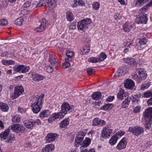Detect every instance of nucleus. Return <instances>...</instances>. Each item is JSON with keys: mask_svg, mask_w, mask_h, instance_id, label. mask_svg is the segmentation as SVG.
Instances as JSON below:
<instances>
[{"mask_svg": "<svg viewBox=\"0 0 152 152\" xmlns=\"http://www.w3.org/2000/svg\"><path fill=\"white\" fill-rule=\"evenodd\" d=\"M143 115L146 123L145 127L149 129L152 122V108L148 107L146 109L143 113Z\"/></svg>", "mask_w": 152, "mask_h": 152, "instance_id": "obj_1", "label": "nucleus"}, {"mask_svg": "<svg viewBox=\"0 0 152 152\" xmlns=\"http://www.w3.org/2000/svg\"><path fill=\"white\" fill-rule=\"evenodd\" d=\"M136 73L135 74L132 76V78L139 83L142 80H145L147 77V73L143 69H137Z\"/></svg>", "mask_w": 152, "mask_h": 152, "instance_id": "obj_2", "label": "nucleus"}, {"mask_svg": "<svg viewBox=\"0 0 152 152\" xmlns=\"http://www.w3.org/2000/svg\"><path fill=\"white\" fill-rule=\"evenodd\" d=\"M128 131L132 133L133 135L138 136L144 132V129L140 127L136 126L133 128L129 127Z\"/></svg>", "mask_w": 152, "mask_h": 152, "instance_id": "obj_3", "label": "nucleus"}, {"mask_svg": "<svg viewBox=\"0 0 152 152\" xmlns=\"http://www.w3.org/2000/svg\"><path fill=\"white\" fill-rule=\"evenodd\" d=\"M9 132V129H7L0 134V139L1 140L7 139V142H12V141L13 140V137L12 136H8Z\"/></svg>", "mask_w": 152, "mask_h": 152, "instance_id": "obj_4", "label": "nucleus"}, {"mask_svg": "<svg viewBox=\"0 0 152 152\" xmlns=\"http://www.w3.org/2000/svg\"><path fill=\"white\" fill-rule=\"evenodd\" d=\"M42 104H40L39 102L35 100L31 105L32 110L34 113H38L42 107Z\"/></svg>", "mask_w": 152, "mask_h": 152, "instance_id": "obj_5", "label": "nucleus"}, {"mask_svg": "<svg viewBox=\"0 0 152 152\" xmlns=\"http://www.w3.org/2000/svg\"><path fill=\"white\" fill-rule=\"evenodd\" d=\"M25 128L23 126L18 124H15L11 125L9 127V130H11L13 132L19 133L20 132H23Z\"/></svg>", "mask_w": 152, "mask_h": 152, "instance_id": "obj_6", "label": "nucleus"}, {"mask_svg": "<svg viewBox=\"0 0 152 152\" xmlns=\"http://www.w3.org/2000/svg\"><path fill=\"white\" fill-rule=\"evenodd\" d=\"M13 98L12 99H15L22 94L24 91V89L22 86H16L15 88Z\"/></svg>", "mask_w": 152, "mask_h": 152, "instance_id": "obj_7", "label": "nucleus"}, {"mask_svg": "<svg viewBox=\"0 0 152 152\" xmlns=\"http://www.w3.org/2000/svg\"><path fill=\"white\" fill-rule=\"evenodd\" d=\"M40 24L39 26L35 28V31L38 32H41L43 31L46 27V24L47 23L46 20L45 19L40 20Z\"/></svg>", "mask_w": 152, "mask_h": 152, "instance_id": "obj_8", "label": "nucleus"}, {"mask_svg": "<svg viewBox=\"0 0 152 152\" xmlns=\"http://www.w3.org/2000/svg\"><path fill=\"white\" fill-rule=\"evenodd\" d=\"M128 72V68L126 66L122 67L119 68L114 75L116 77H119L124 75Z\"/></svg>", "mask_w": 152, "mask_h": 152, "instance_id": "obj_9", "label": "nucleus"}, {"mask_svg": "<svg viewBox=\"0 0 152 152\" xmlns=\"http://www.w3.org/2000/svg\"><path fill=\"white\" fill-rule=\"evenodd\" d=\"M61 111L64 115H66L67 112L69 111L72 109L71 107L70 106L67 102H64L61 106Z\"/></svg>", "mask_w": 152, "mask_h": 152, "instance_id": "obj_10", "label": "nucleus"}, {"mask_svg": "<svg viewBox=\"0 0 152 152\" xmlns=\"http://www.w3.org/2000/svg\"><path fill=\"white\" fill-rule=\"evenodd\" d=\"M147 15L146 14V15H139L136 19L135 21L136 23L139 24H146L148 20Z\"/></svg>", "mask_w": 152, "mask_h": 152, "instance_id": "obj_11", "label": "nucleus"}, {"mask_svg": "<svg viewBox=\"0 0 152 152\" xmlns=\"http://www.w3.org/2000/svg\"><path fill=\"white\" fill-rule=\"evenodd\" d=\"M85 135V133L83 132L79 133L78 136L75 139V145L76 147H78L80 145H81L80 143L83 140Z\"/></svg>", "mask_w": 152, "mask_h": 152, "instance_id": "obj_12", "label": "nucleus"}, {"mask_svg": "<svg viewBox=\"0 0 152 152\" xmlns=\"http://www.w3.org/2000/svg\"><path fill=\"white\" fill-rule=\"evenodd\" d=\"M112 132V130L109 128L108 127L104 128L102 131V138H108Z\"/></svg>", "mask_w": 152, "mask_h": 152, "instance_id": "obj_13", "label": "nucleus"}, {"mask_svg": "<svg viewBox=\"0 0 152 152\" xmlns=\"http://www.w3.org/2000/svg\"><path fill=\"white\" fill-rule=\"evenodd\" d=\"M135 83L131 79H127L125 81L124 83V87L129 89H132L134 87Z\"/></svg>", "mask_w": 152, "mask_h": 152, "instance_id": "obj_14", "label": "nucleus"}, {"mask_svg": "<svg viewBox=\"0 0 152 152\" xmlns=\"http://www.w3.org/2000/svg\"><path fill=\"white\" fill-rule=\"evenodd\" d=\"M127 142L125 138H123L118 144L116 146L117 149L120 150L125 148L126 146Z\"/></svg>", "mask_w": 152, "mask_h": 152, "instance_id": "obj_15", "label": "nucleus"}, {"mask_svg": "<svg viewBox=\"0 0 152 152\" xmlns=\"http://www.w3.org/2000/svg\"><path fill=\"white\" fill-rule=\"evenodd\" d=\"M24 124L25 126L28 129H31L34 126V120L30 119L24 121Z\"/></svg>", "mask_w": 152, "mask_h": 152, "instance_id": "obj_16", "label": "nucleus"}, {"mask_svg": "<svg viewBox=\"0 0 152 152\" xmlns=\"http://www.w3.org/2000/svg\"><path fill=\"white\" fill-rule=\"evenodd\" d=\"M57 134H56L49 133L46 138L47 142H53L55 139Z\"/></svg>", "mask_w": 152, "mask_h": 152, "instance_id": "obj_17", "label": "nucleus"}, {"mask_svg": "<svg viewBox=\"0 0 152 152\" xmlns=\"http://www.w3.org/2000/svg\"><path fill=\"white\" fill-rule=\"evenodd\" d=\"M49 3V0H40L37 5H33L32 6H34L33 8L41 7L44 6L48 4Z\"/></svg>", "mask_w": 152, "mask_h": 152, "instance_id": "obj_18", "label": "nucleus"}, {"mask_svg": "<svg viewBox=\"0 0 152 152\" xmlns=\"http://www.w3.org/2000/svg\"><path fill=\"white\" fill-rule=\"evenodd\" d=\"M152 5V0L148 4L144 6L143 7L139 10L140 12L141 13L144 14L146 12L148 9V7Z\"/></svg>", "mask_w": 152, "mask_h": 152, "instance_id": "obj_19", "label": "nucleus"}, {"mask_svg": "<svg viewBox=\"0 0 152 152\" xmlns=\"http://www.w3.org/2000/svg\"><path fill=\"white\" fill-rule=\"evenodd\" d=\"M58 60L56 59L55 56L51 55L49 56V61L53 66L56 67L57 64Z\"/></svg>", "mask_w": 152, "mask_h": 152, "instance_id": "obj_20", "label": "nucleus"}, {"mask_svg": "<svg viewBox=\"0 0 152 152\" xmlns=\"http://www.w3.org/2000/svg\"><path fill=\"white\" fill-rule=\"evenodd\" d=\"M128 95L127 92L123 91H119L117 95L118 98L122 100L124 99V97H126Z\"/></svg>", "mask_w": 152, "mask_h": 152, "instance_id": "obj_21", "label": "nucleus"}, {"mask_svg": "<svg viewBox=\"0 0 152 152\" xmlns=\"http://www.w3.org/2000/svg\"><path fill=\"white\" fill-rule=\"evenodd\" d=\"M54 148V146L52 144H49L45 146L44 148L42 150V152H51Z\"/></svg>", "mask_w": 152, "mask_h": 152, "instance_id": "obj_22", "label": "nucleus"}, {"mask_svg": "<svg viewBox=\"0 0 152 152\" xmlns=\"http://www.w3.org/2000/svg\"><path fill=\"white\" fill-rule=\"evenodd\" d=\"M143 34V33L142 34H141L139 35V37H140L139 39V42L140 45H145L148 42V39H147L145 37H143L142 35Z\"/></svg>", "mask_w": 152, "mask_h": 152, "instance_id": "obj_23", "label": "nucleus"}, {"mask_svg": "<svg viewBox=\"0 0 152 152\" xmlns=\"http://www.w3.org/2000/svg\"><path fill=\"white\" fill-rule=\"evenodd\" d=\"M124 61L125 62H126L133 66H135L137 65L135 60L134 58H128L126 59H125Z\"/></svg>", "mask_w": 152, "mask_h": 152, "instance_id": "obj_24", "label": "nucleus"}, {"mask_svg": "<svg viewBox=\"0 0 152 152\" xmlns=\"http://www.w3.org/2000/svg\"><path fill=\"white\" fill-rule=\"evenodd\" d=\"M69 124V119L67 118L63 120L60 124V127L63 128L67 126Z\"/></svg>", "mask_w": 152, "mask_h": 152, "instance_id": "obj_25", "label": "nucleus"}, {"mask_svg": "<svg viewBox=\"0 0 152 152\" xmlns=\"http://www.w3.org/2000/svg\"><path fill=\"white\" fill-rule=\"evenodd\" d=\"M0 109L2 112H7L9 110V107L7 104L2 102L0 103Z\"/></svg>", "mask_w": 152, "mask_h": 152, "instance_id": "obj_26", "label": "nucleus"}, {"mask_svg": "<svg viewBox=\"0 0 152 152\" xmlns=\"http://www.w3.org/2000/svg\"><path fill=\"white\" fill-rule=\"evenodd\" d=\"M131 99V98L129 97H128L126 99H125V100L123 102L122 104V107L125 108L127 107L130 102Z\"/></svg>", "mask_w": 152, "mask_h": 152, "instance_id": "obj_27", "label": "nucleus"}, {"mask_svg": "<svg viewBox=\"0 0 152 152\" xmlns=\"http://www.w3.org/2000/svg\"><path fill=\"white\" fill-rule=\"evenodd\" d=\"M123 30L125 32L129 31L132 29L131 25L129 22H126L123 26Z\"/></svg>", "mask_w": 152, "mask_h": 152, "instance_id": "obj_28", "label": "nucleus"}, {"mask_svg": "<svg viewBox=\"0 0 152 152\" xmlns=\"http://www.w3.org/2000/svg\"><path fill=\"white\" fill-rule=\"evenodd\" d=\"M101 93L99 91L94 92L92 95V99L95 100H97L101 98Z\"/></svg>", "mask_w": 152, "mask_h": 152, "instance_id": "obj_29", "label": "nucleus"}, {"mask_svg": "<svg viewBox=\"0 0 152 152\" xmlns=\"http://www.w3.org/2000/svg\"><path fill=\"white\" fill-rule=\"evenodd\" d=\"M91 140L88 137L86 138L83 141V143L82 144L80 148L82 147H86L90 144Z\"/></svg>", "mask_w": 152, "mask_h": 152, "instance_id": "obj_30", "label": "nucleus"}, {"mask_svg": "<svg viewBox=\"0 0 152 152\" xmlns=\"http://www.w3.org/2000/svg\"><path fill=\"white\" fill-rule=\"evenodd\" d=\"M81 20V22H78L77 23V27L79 30H86L87 28V26L83 23Z\"/></svg>", "mask_w": 152, "mask_h": 152, "instance_id": "obj_31", "label": "nucleus"}, {"mask_svg": "<svg viewBox=\"0 0 152 152\" xmlns=\"http://www.w3.org/2000/svg\"><path fill=\"white\" fill-rule=\"evenodd\" d=\"M50 114V112L48 110H45L41 112L40 114L39 117L43 119L45 117H47Z\"/></svg>", "mask_w": 152, "mask_h": 152, "instance_id": "obj_32", "label": "nucleus"}, {"mask_svg": "<svg viewBox=\"0 0 152 152\" xmlns=\"http://www.w3.org/2000/svg\"><path fill=\"white\" fill-rule=\"evenodd\" d=\"M34 4H31L30 2L28 1H26L23 5V7L24 8L29 7V10H31L34 9L35 8H33L34 6H32Z\"/></svg>", "mask_w": 152, "mask_h": 152, "instance_id": "obj_33", "label": "nucleus"}, {"mask_svg": "<svg viewBox=\"0 0 152 152\" xmlns=\"http://www.w3.org/2000/svg\"><path fill=\"white\" fill-rule=\"evenodd\" d=\"M113 106V104H106L102 107L101 109L105 111H109L112 108Z\"/></svg>", "mask_w": 152, "mask_h": 152, "instance_id": "obj_34", "label": "nucleus"}, {"mask_svg": "<svg viewBox=\"0 0 152 152\" xmlns=\"http://www.w3.org/2000/svg\"><path fill=\"white\" fill-rule=\"evenodd\" d=\"M65 115L61 111H60L59 112L54 114L53 116L55 119H61L64 118Z\"/></svg>", "mask_w": 152, "mask_h": 152, "instance_id": "obj_35", "label": "nucleus"}, {"mask_svg": "<svg viewBox=\"0 0 152 152\" xmlns=\"http://www.w3.org/2000/svg\"><path fill=\"white\" fill-rule=\"evenodd\" d=\"M118 137L115 136H112L109 141L110 144L113 145H115L116 142L118 140Z\"/></svg>", "mask_w": 152, "mask_h": 152, "instance_id": "obj_36", "label": "nucleus"}, {"mask_svg": "<svg viewBox=\"0 0 152 152\" xmlns=\"http://www.w3.org/2000/svg\"><path fill=\"white\" fill-rule=\"evenodd\" d=\"M66 16L67 20L69 21H72L74 19L73 14L71 12H67L66 13Z\"/></svg>", "mask_w": 152, "mask_h": 152, "instance_id": "obj_37", "label": "nucleus"}, {"mask_svg": "<svg viewBox=\"0 0 152 152\" xmlns=\"http://www.w3.org/2000/svg\"><path fill=\"white\" fill-rule=\"evenodd\" d=\"M45 77L41 75H34L33 77V80L35 81H39L43 80Z\"/></svg>", "mask_w": 152, "mask_h": 152, "instance_id": "obj_38", "label": "nucleus"}, {"mask_svg": "<svg viewBox=\"0 0 152 152\" xmlns=\"http://www.w3.org/2000/svg\"><path fill=\"white\" fill-rule=\"evenodd\" d=\"M149 0H137L135 4L136 7H138L143 5L144 3Z\"/></svg>", "mask_w": 152, "mask_h": 152, "instance_id": "obj_39", "label": "nucleus"}, {"mask_svg": "<svg viewBox=\"0 0 152 152\" xmlns=\"http://www.w3.org/2000/svg\"><path fill=\"white\" fill-rule=\"evenodd\" d=\"M45 95L44 94H42L40 96H38L36 97V100L39 102L40 104H43L44 101V97Z\"/></svg>", "mask_w": 152, "mask_h": 152, "instance_id": "obj_40", "label": "nucleus"}, {"mask_svg": "<svg viewBox=\"0 0 152 152\" xmlns=\"http://www.w3.org/2000/svg\"><path fill=\"white\" fill-rule=\"evenodd\" d=\"M107 58V55L104 53H102L99 55V58H97L98 61H103Z\"/></svg>", "mask_w": 152, "mask_h": 152, "instance_id": "obj_41", "label": "nucleus"}, {"mask_svg": "<svg viewBox=\"0 0 152 152\" xmlns=\"http://www.w3.org/2000/svg\"><path fill=\"white\" fill-rule=\"evenodd\" d=\"M71 60V59L69 60V58H66L65 59V62L63 64V67L64 68H66L70 66V64L69 61Z\"/></svg>", "mask_w": 152, "mask_h": 152, "instance_id": "obj_42", "label": "nucleus"}, {"mask_svg": "<svg viewBox=\"0 0 152 152\" xmlns=\"http://www.w3.org/2000/svg\"><path fill=\"white\" fill-rule=\"evenodd\" d=\"M141 95L140 94H137L134 95L133 96V99L132 100V102H137L139 100V99L140 98Z\"/></svg>", "mask_w": 152, "mask_h": 152, "instance_id": "obj_43", "label": "nucleus"}, {"mask_svg": "<svg viewBox=\"0 0 152 152\" xmlns=\"http://www.w3.org/2000/svg\"><path fill=\"white\" fill-rule=\"evenodd\" d=\"M22 68V66H21V65H16L13 67V69L15 72H21Z\"/></svg>", "mask_w": 152, "mask_h": 152, "instance_id": "obj_44", "label": "nucleus"}, {"mask_svg": "<svg viewBox=\"0 0 152 152\" xmlns=\"http://www.w3.org/2000/svg\"><path fill=\"white\" fill-rule=\"evenodd\" d=\"M23 21V19L22 17H20L18 18L15 21V23L18 26H20L22 24Z\"/></svg>", "mask_w": 152, "mask_h": 152, "instance_id": "obj_45", "label": "nucleus"}, {"mask_svg": "<svg viewBox=\"0 0 152 152\" xmlns=\"http://www.w3.org/2000/svg\"><path fill=\"white\" fill-rule=\"evenodd\" d=\"M12 120L13 122L14 123L19 122L20 121V117L18 115H16L12 118Z\"/></svg>", "mask_w": 152, "mask_h": 152, "instance_id": "obj_46", "label": "nucleus"}, {"mask_svg": "<svg viewBox=\"0 0 152 152\" xmlns=\"http://www.w3.org/2000/svg\"><path fill=\"white\" fill-rule=\"evenodd\" d=\"M22 66V68L21 72L23 73H26L28 72L30 69V67L29 66H25L23 65H21Z\"/></svg>", "mask_w": 152, "mask_h": 152, "instance_id": "obj_47", "label": "nucleus"}, {"mask_svg": "<svg viewBox=\"0 0 152 152\" xmlns=\"http://www.w3.org/2000/svg\"><path fill=\"white\" fill-rule=\"evenodd\" d=\"M98 60L97 58L91 57L88 59V61L89 62L96 63L99 61Z\"/></svg>", "mask_w": 152, "mask_h": 152, "instance_id": "obj_48", "label": "nucleus"}, {"mask_svg": "<svg viewBox=\"0 0 152 152\" xmlns=\"http://www.w3.org/2000/svg\"><path fill=\"white\" fill-rule=\"evenodd\" d=\"M150 83H143L141 85V89L142 90H144L148 88L150 86Z\"/></svg>", "mask_w": 152, "mask_h": 152, "instance_id": "obj_49", "label": "nucleus"}, {"mask_svg": "<svg viewBox=\"0 0 152 152\" xmlns=\"http://www.w3.org/2000/svg\"><path fill=\"white\" fill-rule=\"evenodd\" d=\"M82 22L86 26L90 24L91 23V20L89 18H86V19H84L82 20Z\"/></svg>", "mask_w": 152, "mask_h": 152, "instance_id": "obj_50", "label": "nucleus"}, {"mask_svg": "<svg viewBox=\"0 0 152 152\" xmlns=\"http://www.w3.org/2000/svg\"><path fill=\"white\" fill-rule=\"evenodd\" d=\"M90 48L89 46H86L83 49V53L86 54L88 53L90 51Z\"/></svg>", "mask_w": 152, "mask_h": 152, "instance_id": "obj_51", "label": "nucleus"}, {"mask_svg": "<svg viewBox=\"0 0 152 152\" xmlns=\"http://www.w3.org/2000/svg\"><path fill=\"white\" fill-rule=\"evenodd\" d=\"M92 7L94 10H98L99 7V3L97 2H94L92 5Z\"/></svg>", "mask_w": 152, "mask_h": 152, "instance_id": "obj_52", "label": "nucleus"}, {"mask_svg": "<svg viewBox=\"0 0 152 152\" xmlns=\"http://www.w3.org/2000/svg\"><path fill=\"white\" fill-rule=\"evenodd\" d=\"M45 69L47 72L49 73H51L53 71V68L50 66H46Z\"/></svg>", "mask_w": 152, "mask_h": 152, "instance_id": "obj_53", "label": "nucleus"}, {"mask_svg": "<svg viewBox=\"0 0 152 152\" xmlns=\"http://www.w3.org/2000/svg\"><path fill=\"white\" fill-rule=\"evenodd\" d=\"M99 119L98 118H95L94 119L93 121L92 125L97 126L99 125Z\"/></svg>", "mask_w": 152, "mask_h": 152, "instance_id": "obj_54", "label": "nucleus"}, {"mask_svg": "<svg viewBox=\"0 0 152 152\" xmlns=\"http://www.w3.org/2000/svg\"><path fill=\"white\" fill-rule=\"evenodd\" d=\"M7 24V21L4 19L0 20V25L5 26Z\"/></svg>", "mask_w": 152, "mask_h": 152, "instance_id": "obj_55", "label": "nucleus"}, {"mask_svg": "<svg viewBox=\"0 0 152 152\" xmlns=\"http://www.w3.org/2000/svg\"><path fill=\"white\" fill-rule=\"evenodd\" d=\"M152 96V93L151 92H146L144 94L143 97L144 98H148Z\"/></svg>", "mask_w": 152, "mask_h": 152, "instance_id": "obj_56", "label": "nucleus"}, {"mask_svg": "<svg viewBox=\"0 0 152 152\" xmlns=\"http://www.w3.org/2000/svg\"><path fill=\"white\" fill-rule=\"evenodd\" d=\"M88 74L89 75H91L92 73L94 72V70L91 68H88L86 70Z\"/></svg>", "mask_w": 152, "mask_h": 152, "instance_id": "obj_57", "label": "nucleus"}, {"mask_svg": "<svg viewBox=\"0 0 152 152\" xmlns=\"http://www.w3.org/2000/svg\"><path fill=\"white\" fill-rule=\"evenodd\" d=\"M66 54L67 57L69 58H71L73 56L74 53L73 52L68 51L66 52Z\"/></svg>", "mask_w": 152, "mask_h": 152, "instance_id": "obj_58", "label": "nucleus"}, {"mask_svg": "<svg viewBox=\"0 0 152 152\" xmlns=\"http://www.w3.org/2000/svg\"><path fill=\"white\" fill-rule=\"evenodd\" d=\"M141 109L140 107L139 106H137L135 107L133 110L134 113H137L140 112Z\"/></svg>", "mask_w": 152, "mask_h": 152, "instance_id": "obj_59", "label": "nucleus"}, {"mask_svg": "<svg viewBox=\"0 0 152 152\" xmlns=\"http://www.w3.org/2000/svg\"><path fill=\"white\" fill-rule=\"evenodd\" d=\"M2 64L5 65H9V60H2L1 61Z\"/></svg>", "mask_w": 152, "mask_h": 152, "instance_id": "obj_60", "label": "nucleus"}, {"mask_svg": "<svg viewBox=\"0 0 152 152\" xmlns=\"http://www.w3.org/2000/svg\"><path fill=\"white\" fill-rule=\"evenodd\" d=\"M18 111L22 114L25 112V110L23 108L19 107L18 108Z\"/></svg>", "mask_w": 152, "mask_h": 152, "instance_id": "obj_61", "label": "nucleus"}, {"mask_svg": "<svg viewBox=\"0 0 152 152\" xmlns=\"http://www.w3.org/2000/svg\"><path fill=\"white\" fill-rule=\"evenodd\" d=\"M56 0H50V1L49 2L48 4L51 5H53L55 6L56 5Z\"/></svg>", "mask_w": 152, "mask_h": 152, "instance_id": "obj_62", "label": "nucleus"}, {"mask_svg": "<svg viewBox=\"0 0 152 152\" xmlns=\"http://www.w3.org/2000/svg\"><path fill=\"white\" fill-rule=\"evenodd\" d=\"M81 152H95V150L94 149H89L88 151L86 149L81 151Z\"/></svg>", "mask_w": 152, "mask_h": 152, "instance_id": "obj_63", "label": "nucleus"}, {"mask_svg": "<svg viewBox=\"0 0 152 152\" xmlns=\"http://www.w3.org/2000/svg\"><path fill=\"white\" fill-rule=\"evenodd\" d=\"M78 4L81 6H84L85 5V3L82 0H79L78 1Z\"/></svg>", "mask_w": 152, "mask_h": 152, "instance_id": "obj_64", "label": "nucleus"}]
</instances>
